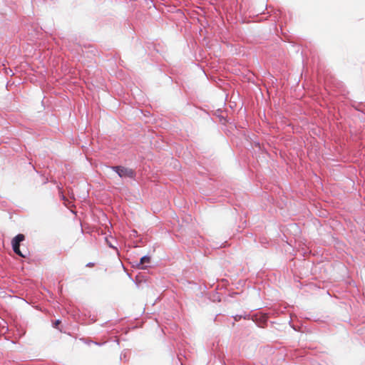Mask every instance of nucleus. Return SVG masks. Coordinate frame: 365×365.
<instances>
[{"label":"nucleus","instance_id":"nucleus-3","mask_svg":"<svg viewBox=\"0 0 365 365\" xmlns=\"http://www.w3.org/2000/svg\"><path fill=\"white\" fill-rule=\"evenodd\" d=\"M150 257L148 256H144V257H141L140 264L138 266H141L142 269H145L146 267L144 266V264L145 263L148 264V263H150Z\"/></svg>","mask_w":365,"mask_h":365},{"label":"nucleus","instance_id":"nucleus-2","mask_svg":"<svg viewBox=\"0 0 365 365\" xmlns=\"http://www.w3.org/2000/svg\"><path fill=\"white\" fill-rule=\"evenodd\" d=\"M112 169L115 170L120 178H133L135 176V171L130 168L122 166H114Z\"/></svg>","mask_w":365,"mask_h":365},{"label":"nucleus","instance_id":"nucleus-1","mask_svg":"<svg viewBox=\"0 0 365 365\" xmlns=\"http://www.w3.org/2000/svg\"><path fill=\"white\" fill-rule=\"evenodd\" d=\"M25 237L23 234L17 235L11 242L12 248L14 252L20 257H26V255H24L20 250V243L23 242Z\"/></svg>","mask_w":365,"mask_h":365},{"label":"nucleus","instance_id":"nucleus-4","mask_svg":"<svg viewBox=\"0 0 365 365\" xmlns=\"http://www.w3.org/2000/svg\"><path fill=\"white\" fill-rule=\"evenodd\" d=\"M60 323L59 320H57L55 323V327H56Z\"/></svg>","mask_w":365,"mask_h":365}]
</instances>
